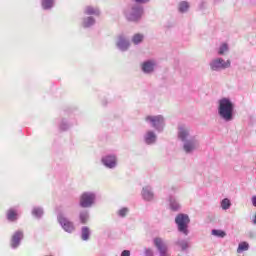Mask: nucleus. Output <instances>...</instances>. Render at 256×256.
Returning <instances> with one entry per match:
<instances>
[{
	"label": "nucleus",
	"instance_id": "26",
	"mask_svg": "<svg viewBox=\"0 0 256 256\" xmlns=\"http://www.w3.org/2000/svg\"><path fill=\"white\" fill-rule=\"evenodd\" d=\"M145 40V35L141 34V33H136L132 36V43L134 45H141V43H143V41Z\"/></svg>",
	"mask_w": 256,
	"mask_h": 256
},
{
	"label": "nucleus",
	"instance_id": "9",
	"mask_svg": "<svg viewBox=\"0 0 256 256\" xmlns=\"http://www.w3.org/2000/svg\"><path fill=\"white\" fill-rule=\"evenodd\" d=\"M57 221L66 233H73L75 231V224L69 220L62 212L57 214Z\"/></svg>",
	"mask_w": 256,
	"mask_h": 256
},
{
	"label": "nucleus",
	"instance_id": "20",
	"mask_svg": "<svg viewBox=\"0 0 256 256\" xmlns=\"http://www.w3.org/2000/svg\"><path fill=\"white\" fill-rule=\"evenodd\" d=\"M175 245L182 252H185L189 249V241L187 239L178 238L175 242Z\"/></svg>",
	"mask_w": 256,
	"mask_h": 256
},
{
	"label": "nucleus",
	"instance_id": "32",
	"mask_svg": "<svg viewBox=\"0 0 256 256\" xmlns=\"http://www.w3.org/2000/svg\"><path fill=\"white\" fill-rule=\"evenodd\" d=\"M118 217H121L122 219L125 218L126 215H129V208L122 207L117 211Z\"/></svg>",
	"mask_w": 256,
	"mask_h": 256
},
{
	"label": "nucleus",
	"instance_id": "30",
	"mask_svg": "<svg viewBox=\"0 0 256 256\" xmlns=\"http://www.w3.org/2000/svg\"><path fill=\"white\" fill-rule=\"evenodd\" d=\"M212 235H214V237H220L221 239L227 237V233L225 231L219 230V229H213Z\"/></svg>",
	"mask_w": 256,
	"mask_h": 256
},
{
	"label": "nucleus",
	"instance_id": "31",
	"mask_svg": "<svg viewBox=\"0 0 256 256\" xmlns=\"http://www.w3.org/2000/svg\"><path fill=\"white\" fill-rule=\"evenodd\" d=\"M243 251H249V243L241 242L238 245L237 253H243Z\"/></svg>",
	"mask_w": 256,
	"mask_h": 256
},
{
	"label": "nucleus",
	"instance_id": "15",
	"mask_svg": "<svg viewBox=\"0 0 256 256\" xmlns=\"http://www.w3.org/2000/svg\"><path fill=\"white\" fill-rule=\"evenodd\" d=\"M145 145H155L157 143V133L155 130H147L143 135Z\"/></svg>",
	"mask_w": 256,
	"mask_h": 256
},
{
	"label": "nucleus",
	"instance_id": "33",
	"mask_svg": "<svg viewBox=\"0 0 256 256\" xmlns=\"http://www.w3.org/2000/svg\"><path fill=\"white\" fill-rule=\"evenodd\" d=\"M132 1H134L136 5H147V3H149V1L151 0H132Z\"/></svg>",
	"mask_w": 256,
	"mask_h": 256
},
{
	"label": "nucleus",
	"instance_id": "11",
	"mask_svg": "<svg viewBox=\"0 0 256 256\" xmlns=\"http://www.w3.org/2000/svg\"><path fill=\"white\" fill-rule=\"evenodd\" d=\"M116 47L119 49V51L125 53L129 51V47H131V41H129V38H127L125 34H120L116 40Z\"/></svg>",
	"mask_w": 256,
	"mask_h": 256
},
{
	"label": "nucleus",
	"instance_id": "37",
	"mask_svg": "<svg viewBox=\"0 0 256 256\" xmlns=\"http://www.w3.org/2000/svg\"><path fill=\"white\" fill-rule=\"evenodd\" d=\"M214 1H215V3H219L220 0H214Z\"/></svg>",
	"mask_w": 256,
	"mask_h": 256
},
{
	"label": "nucleus",
	"instance_id": "21",
	"mask_svg": "<svg viewBox=\"0 0 256 256\" xmlns=\"http://www.w3.org/2000/svg\"><path fill=\"white\" fill-rule=\"evenodd\" d=\"M45 214V211L43 210V207L41 206H34L31 211V215L34 217V219H43V215Z\"/></svg>",
	"mask_w": 256,
	"mask_h": 256
},
{
	"label": "nucleus",
	"instance_id": "5",
	"mask_svg": "<svg viewBox=\"0 0 256 256\" xmlns=\"http://www.w3.org/2000/svg\"><path fill=\"white\" fill-rule=\"evenodd\" d=\"M97 203V193L93 191L83 192L79 197V207L82 209H91Z\"/></svg>",
	"mask_w": 256,
	"mask_h": 256
},
{
	"label": "nucleus",
	"instance_id": "16",
	"mask_svg": "<svg viewBox=\"0 0 256 256\" xmlns=\"http://www.w3.org/2000/svg\"><path fill=\"white\" fill-rule=\"evenodd\" d=\"M83 15L97 18L101 16V9H99L97 6L87 5L83 8Z\"/></svg>",
	"mask_w": 256,
	"mask_h": 256
},
{
	"label": "nucleus",
	"instance_id": "17",
	"mask_svg": "<svg viewBox=\"0 0 256 256\" xmlns=\"http://www.w3.org/2000/svg\"><path fill=\"white\" fill-rule=\"evenodd\" d=\"M96 24H97V18H94L93 16L84 15L81 18L80 25L83 29H91L92 27H95Z\"/></svg>",
	"mask_w": 256,
	"mask_h": 256
},
{
	"label": "nucleus",
	"instance_id": "22",
	"mask_svg": "<svg viewBox=\"0 0 256 256\" xmlns=\"http://www.w3.org/2000/svg\"><path fill=\"white\" fill-rule=\"evenodd\" d=\"M169 207L171 211H179L181 209V204L175 196H169Z\"/></svg>",
	"mask_w": 256,
	"mask_h": 256
},
{
	"label": "nucleus",
	"instance_id": "4",
	"mask_svg": "<svg viewBox=\"0 0 256 256\" xmlns=\"http://www.w3.org/2000/svg\"><path fill=\"white\" fill-rule=\"evenodd\" d=\"M146 123L155 130L156 133H163L165 131V116L159 115H148L145 117Z\"/></svg>",
	"mask_w": 256,
	"mask_h": 256
},
{
	"label": "nucleus",
	"instance_id": "29",
	"mask_svg": "<svg viewBox=\"0 0 256 256\" xmlns=\"http://www.w3.org/2000/svg\"><path fill=\"white\" fill-rule=\"evenodd\" d=\"M220 207L221 209H223V211H227L228 209H231V200H229V198H224L220 202Z\"/></svg>",
	"mask_w": 256,
	"mask_h": 256
},
{
	"label": "nucleus",
	"instance_id": "27",
	"mask_svg": "<svg viewBox=\"0 0 256 256\" xmlns=\"http://www.w3.org/2000/svg\"><path fill=\"white\" fill-rule=\"evenodd\" d=\"M79 219H80V223H82V225L87 224L89 221V210H81L79 212Z\"/></svg>",
	"mask_w": 256,
	"mask_h": 256
},
{
	"label": "nucleus",
	"instance_id": "7",
	"mask_svg": "<svg viewBox=\"0 0 256 256\" xmlns=\"http://www.w3.org/2000/svg\"><path fill=\"white\" fill-rule=\"evenodd\" d=\"M210 70L215 73H220V71H225L231 67V60H225L221 57H216L209 62Z\"/></svg>",
	"mask_w": 256,
	"mask_h": 256
},
{
	"label": "nucleus",
	"instance_id": "2",
	"mask_svg": "<svg viewBox=\"0 0 256 256\" xmlns=\"http://www.w3.org/2000/svg\"><path fill=\"white\" fill-rule=\"evenodd\" d=\"M218 117L225 123H231L235 119V104L230 98L223 97L218 100Z\"/></svg>",
	"mask_w": 256,
	"mask_h": 256
},
{
	"label": "nucleus",
	"instance_id": "23",
	"mask_svg": "<svg viewBox=\"0 0 256 256\" xmlns=\"http://www.w3.org/2000/svg\"><path fill=\"white\" fill-rule=\"evenodd\" d=\"M43 11H51L55 7V0H41Z\"/></svg>",
	"mask_w": 256,
	"mask_h": 256
},
{
	"label": "nucleus",
	"instance_id": "28",
	"mask_svg": "<svg viewBox=\"0 0 256 256\" xmlns=\"http://www.w3.org/2000/svg\"><path fill=\"white\" fill-rule=\"evenodd\" d=\"M227 53H229V44L222 43L217 49V54L223 56L227 55Z\"/></svg>",
	"mask_w": 256,
	"mask_h": 256
},
{
	"label": "nucleus",
	"instance_id": "8",
	"mask_svg": "<svg viewBox=\"0 0 256 256\" xmlns=\"http://www.w3.org/2000/svg\"><path fill=\"white\" fill-rule=\"evenodd\" d=\"M101 163L106 169H117L119 165V158L115 153H108L101 157Z\"/></svg>",
	"mask_w": 256,
	"mask_h": 256
},
{
	"label": "nucleus",
	"instance_id": "36",
	"mask_svg": "<svg viewBox=\"0 0 256 256\" xmlns=\"http://www.w3.org/2000/svg\"><path fill=\"white\" fill-rule=\"evenodd\" d=\"M205 5H207L206 2H201V4H200V9H205Z\"/></svg>",
	"mask_w": 256,
	"mask_h": 256
},
{
	"label": "nucleus",
	"instance_id": "34",
	"mask_svg": "<svg viewBox=\"0 0 256 256\" xmlns=\"http://www.w3.org/2000/svg\"><path fill=\"white\" fill-rule=\"evenodd\" d=\"M144 255H146V256H153V255H154L153 249H151V248H145V250H144Z\"/></svg>",
	"mask_w": 256,
	"mask_h": 256
},
{
	"label": "nucleus",
	"instance_id": "13",
	"mask_svg": "<svg viewBox=\"0 0 256 256\" xmlns=\"http://www.w3.org/2000/svg\"><path fill=\"white\" fill-rule=\"evenodd\" d=\"M23 237H25L23 230L15 231L12 234V237L10 240L11 249H18V247L21 245V242L23 241Z\"/></svg>",
	"mask_w": 256,
	"mask_h": 256
},
{
	"label": "nucleus",
	"instance_id": "18",
	"mask_svg": "<svg viewBox=\"0 0 256 256\" xmlns=\"http://www.w3.org/2000/svg\"><path fill=\"white\" fill-rule=\"evenodd\" d=\"M6 219L9 223H17L19 220V209L12 207L6 211Z\"/></svg>",
	"mask_w": 256,
	"mask_h": 256
},
{
	"label": "nucleus",
	"instance_id": "10",
	"mask_svg": "<svg viewBox=\"0 0 256 256\" xmlns=\"http://www.w3.org/2000/svg\"><path fill=\"white\" fill-rule=\"evenodd\" d=\"M153 243L159 256H171V253H169V245H167V242L163 240V238L156 237L153 239Z\"/></svg>",
	"mask_w": 256,
	"mask_h": 256
},
{
	"label": "nucleus",
	"instance_id": "19",
	"mask_svg": "<svg viewBox=\"0 0 256 256\" xmlns=\"http://www.w3.org/2000/svg\"><path fill=\"white\" fill-rule=\"evenodd\" d=\"M142 199L144 201L151 202L155 199V193L153 192V187L151 186H144L141 192Z\"/></svg>",
	"mask_w": 256,
	"mask_h": 256
},
{
	"label": "nucleus",
	"instance_id": "12",
	"mask_svg": "<svg viewBox=\"0 0 256 256\" xmlns=\"http://www.w3.org/2000/svg\"><path fill=\"white\" fill-rule=\"evenodd\" d=\"M77 125V120L71 118H61L58 120L59 131H69L72 127Z\"/></svg>",
	"mask_w": 256,
	"mask_h": 256
},
{
	"label": "nucleus",
	"instance_id": "35",
	"mask_svg": "<svg viewBox=\"0 0 256 256\" xmlns=\"http://www.w3.org/2000/svg\"><path fill=\"white\" fill-rule=\"evenodd\" d=\"M121 256H131V251L124 250V251H122Z\"/></svg>",
	"mask_w": 256,
	"mask_h": 256
},
{
	"label": "nucleus",
	"instance_id": "24",
	"mask_svg": "<svg viewBox=\"0 0 256 256\" xmlns=\"http://www.w3.org/2000/svg\"><path fill=\"white\" fill-rule=\"evenodd\" d=\"M189 9H191V4L187 1H181L178 4V11L179 13L185 14L189 13Z\"/></svg>",
	"mask_w": 256,
	"mask_h": 256
},
{
	"label": "nucleus",
	"instance_id": "14",
	"mask_svg": "<svg viewBox=\"0 0 256 256\" xmlns=\"http://www.w3.org/2000/svg\"><path fill=\"white\" fill-rule=\"evenodd\" d=\"M157 62L155 60H146L141 64V71L144 75H151L155 72Z\"/></svg>",
	"mask_w": 256,
	"mask_h": 256
},
{
	"label": "nucleus",
	"instance_id": "1",
	"mask_svg": "<svg viewBox=\"0 0 256 256\" xmlns=\"http://www.w3.org/2000/svg\"><path fill=\"white\" fill-rule=\"evenodd\" d=\"M177 137L181 141L182 149L186 155H193L201 145L199 136L193 134V130L188 125H178Z\"/></svg>",
	"mask_w": 256,
	"mask_h": 256
},
{
	"label": "nucleus",
	"instance_id": "25",
	"mask_svg": "<svg viewBox=\"0 0 256 256\" xmlns=\"http://www.w3.org/2000/svg\"><path fill=\"white\" fill-rule=\"evenodd\" d=\"M80 237L82 241H89V238L91 237V229L87 226L82 227Z\"/></svg>",
	"mask_w": 256,
	"mask_h": 256
},
{
	"label": "nucleus",
	"instance_id": "3",
	"mask_svg": "<svg viewBox=\"0 0 256 256\" xmlns=\"http://www.w3.org/2000/svg\"><path fill=\"white\" fill-rule=\"evenodd\" d=\"M124 15L127 21L137 23V21H141L143 17V6L139 4L128 5L124 10Z\"/></svg>",
	"mask_w": 256,
	"mask_h": 256
},
{
	"label": "nucleus",
	"instance_id": "6",
	"mask_svg": "<svg viewBox=\"0 0 256 256\" xmlns=\"http://www.w3.org/2000/svg\"><path fill=\"white\" fill-rule=\"evenodd\" d=\"M191 223V219L189 218V215L180 213L176 215L175 217V224L177 225V230L179 233H182V235H189V224Z\"/></svg>",
	"mask_w": 256,
	"mask_h": 256
}]
</instances>
